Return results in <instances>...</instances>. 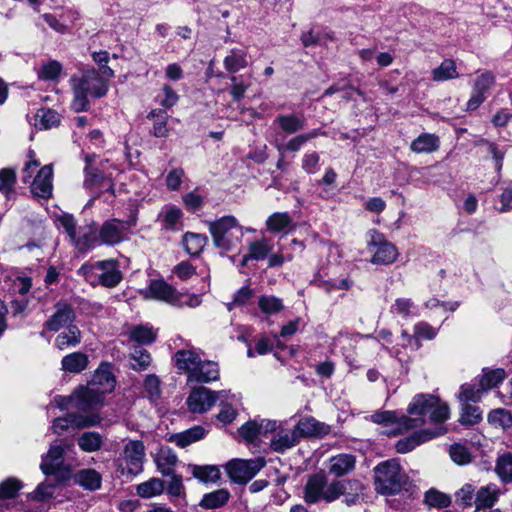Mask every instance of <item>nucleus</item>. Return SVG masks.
Wrapping results in <instances>:
<instances>
[{"label":"nucleus","mask_w":512,"mask_h":512,"mask_svg":"<svg viewBox=\"0 0 512 512\" xmlns=\"http://www.w3.org/2000/svg\"><path fill=\"white\" fill-rule=\"evenodd\" d=\"M407 412L408 416L401 415V423L408 430L424 425L427 419L432 423H443L450 415L449 406L431 394L416 395Z\"/></svg>","instance_id":"obj_1"},{"label":"nucleus","mask_w":512,"mask_h":512,"mask_svg":"<svg viewBox=\"0 0 512 512\" xmlns=\"http://www.w3.org/2000/svg\"><path fill=\"white\" fill-rule=\"evenodd\" d=\"M116 380L109 364H101L86 386L78 388V411L88 412L104 405V397L115 388Z\"/></svg>","instance_id":"obj_2"},{"label":"nucleus","mask_w":512,"mask_h":512,"mask_svg":"<svg viewBox=\"0 0 512 512\" xmlns=\"http://www.w3.org/2000/svg\"><path fill=\"white\" fill-rule=\"evenodd\" d=\"M207 224L216 248L229 252L240 246L244 229L234 216L226 215Z\"/></svg>","instance_id":"obj_3"},{"label":"nucleus","mask_w":512,"mask_h":512,"mask_svg":"<svg viewBox=\"0 0 512 512\" xmlns=\"http://www.w3.org/2000/svg\"><path fill=\"white\" fill-rule=\"evenodd\" d=\"M78 274L92 286L102 285L107 288L116 287L123 278L119 263L114 259L83 264L79 268Z\"/></svg>","instance_id":"obj_4"},{"label":"nucleus","mask_w":512,"mask_h":512,"mask_svg":"<svg viewBox=\"0 0 512 512\" xmlns=\"http://www.w3.org/2000/svg\"><path fill=\"white\" fill-rule=\"evenodd\" d=\"M375 489L383 495L400 493L407 484L408 477L402 471L399 463L390 459L379 463L374 468Z\"/></svg>","instance_id":"obj_5"},{"label":"nucleus","mask_w":512,"mask_h":512,"mask_svg":"<svg viewBox=\"0 0 512 512\" xmlns=\"http://www.w3.org/2000/svg\"><path fill=\"white\" fill-rule=\"evenodd\" d=\"M145 295L147 298L164 301L177 307L189 306L195 308L201 304L199 295L180 293L163 279L152 280L146 289Z\"/></svg>","instance_id":"obj_6"},{"label":"nucleus","mask_w":512,"mask_h":512,"mask_svg":"<svg viewBox=\"0 0 512 512\" xmlns=\"http://www.w3.org/2000/svg\"><path fill=\"white\" fill-rule=\"evenodd\" d=\"M146 449L141 440H129L125 443L118 467L122 475L136 476L143 471Z\"/></svg>","instance_id":"obj_7"},{"label":"nucleus","mask_w":512,"mask_h":512,"mask_svg":"<svg viewBox=\"0 0 512 512\" xmlns=\"http://www.w3.org/2000/svg\"><path fill=\"white\" fill-rule=\"evenodd\" d=\"M266 461L263 457L254 459H233L226 466V472L234 483L245 484L250 481L264 466Z\"/></svg>","instance_id":"obj_8"},{"label":"nucleus","mask_w":512,"mask_h":512,"mask_svg":"<svg viewBox=\"0 0 512 512\" xmlns=\"http://www.w3.org/2000/svg\"><path fill=\"white\" fill-rule=\"evenodd\" d=\"M368 250L372 253L371 262L378 265L392 264L398 256L396 247L375 229L369 231Z\"/></svg>","instance_id":"obj_9"},{"label":"nucleus","mask_w":512,"mask_h":512,"mask_svg":"<svg viewBox=\"0 0 512 512\" xmlns=\"http://www.w3.org/2000/svg\"><path fill=\"white\" fill-rule=\"evenodd\" d=\"M65 450L61 445H52L47 454L42 457L41 471L48 477H54L57 483L69 478V469L64 465Z\"/></svg>","instance_id":"obj_10"},{"label":"nucleus","mask_w":512,"mask_h":512,"mask_svg":"<svg viewBox=\"0 0 512 512\" xmlns=\"http://www.w3.org/2000/svg\"><path fill=\"white\" fill-rule=\"evenodd\" d=\"M85 179L83 187L90 193L91 199L88 202L90 205L95 199L108 193L105 201H110L114 196V184L111 178L104 176L102 173L90 167L84 168Z\"/></svg>","instance_id":"obj_11"},{"label":"nucleus","mask_w":512,"mask_h":512,"mask_svg":"<svg viewBox=\"0 0 512 512\" xmlns=\"http://www.w3.org/2000/svg\"><path fill=\"white\" fill-rule=\"evenodd\" d=\"M496 83V76L488 70L477 71L473 81L470 98L467 102V111L476 110L488 97L490 90Z\"/></svg>","instance_id":"obj_12"},{"label":"nucleus","mask_w":512,"mask_h":512,"mask_svg":"<svg viewBox=\"0 0 512 512\" xmlns=\"http://www.w3.org/2000/svg\"><path fill=\"white\" fill-rule=\"evenodd\" d=\"M103 418L98 412L90 414L68 413L64 417L56 418L53 421L55 432L67 430L70 427L84 429L99 426Z\"/></svg>","instance_id":"obj_13"},{"label":"nucleus","mask_w":512,"mask_h":512,"mask_svg":"<svg viewBox=\"0 0 512 512\" xmlns=\"http://www.w3.org/2000/svg\"><path fill=\"white\" fill-rule=\"evenodd\" d=\"M225 391L214 392L205 387H196L189 394L186 404L192 413H205L218 400V396H223Z\"/></svg>","instance_id":"obj_14"},{"label":"nucleus","mask_w":512,"mask_h":512,"mask_svg":"<svg viewBox=\"0 0 512 512\" xmlns=\"http://www.w3.org/2000/svg\"><path fill=\"white\" fill-rule=\"evenodd\" d=\"M135 225V221L123 222L118 219L105 221L99 230L100 242L106 245H116L122 242L126 236L128 229Z\"/></svg>","instance_id":"obj_15"},{"label":"nucleus","mask_w":512,"mask_h":512,"mask_svg":"<svg viewBox=\"0 0 512 512\" xmlns=\"http://www.w3.org/2000/svg\"><path fill=\"white\" fill-rule=\"evenodd\" d=\"M275 428V420H250L238 429V433L246 443L255 444L259 436L268 437Z\"/></svg>","instance_id":"obj_16"},{"label":"nucleus","mask_w":512,"mask_h":512,"mask_svg":"<svg viewBox=\"0 0 512 512\" xmlns=\"http://www.w3.org/2000/svg\"><path fill=\"white\" fill-rule=\"evenodd\" d=\"M270 448L277 453H284L299 443L295 429H288L276 422V428L269 432Z\"/></svg>","instance_id":"obj_17"},{"label":"nucleus","mask_w":512,"mask_h":512,"mask_svg":"<svg viewBox=\"0 0 512 512\" xmlns=\"http://www.w3.org/2000/svg\"><path fill=\"white\" fill-rule=\"evenodd\" d=\"M76 318L74 309L66 302H58L55 305V312L45 322V328L52 332H57L64 327L73 325Z\"/></svg>","instance_id":"obj_18"},{"label":"nucleus","mask_w":512,"mask_h":512,"mask_svg":"<svg viewBox=\"0 0 512 512\" xmlns=\"http://www.w3.org/2000/svg\"><path fill=\"white\" fill-rule=\"evenodd\" d=\"M445 429L436 428L434 430L423 429L413 433L412 435L402 438L396 442L395 448L398 453L405 454L412 451L418 445L429 441L439 435L444 434Z\"/></svg>","instance_id":"obj_19"},{"label":"nucleus","mask_w":512,"mask_h":512,"mask_svg":"<svg viewBox=\"0 0 512 512\" xmlns=\"http://www.w3.org/2000/svg\"><path fill=\"white\" fill-rule=\"evenodd\" d=\"M53 168L51 165L41 167L31 182V193L39 198L48 199L52 195Z\"/></svg>","instance_id":"obj_20"},{"label":"nucleus","mask_w":512,"mask_h":512,"mask_svg":"<svg viewBox=\"0 0 512 512\" xmlns=\"http://www.w3.org/2000/svg\"><path fill=\"white\" fill-rule=\"evenodd\" d=\"M324 487V474L316 473L309 476L303 491V498L307 504H315L322 500H329L333 494H321V489Z\"/></svg>","instance_id":"obj_21"},{"label":"nucleus","mask_w":512,"mask_h":512,"mask_svg":"<svg viewBox=\"0 0 512 512\" xmlns=\"http://www.w3.org/2000/svg\"><path fill=\"white\" fill-rule=\"evenodd\" d=\"M299 436L303 438L322 437L330 433V426L308 416L300 419L294 427Z\"/></svg>","instance_id":"obj_22"},{"label":"nucleus","mask_w":512,"mask_h":512,"mask_svg":"<svg viewBox=\"0 0 512 512\" xmlns=\"http://www.w3.org/2000/svg\"><path fill=\"white\" fill-rule=\"evenodd\" d=\"M500 490L495 484L481 487L475 494V512H487L499 498Z\"/></svg>","instance_id":"obj_23"},{"label":"nucleus","mask_w":512,"mask_h":512,"mask_svg":"<svg viewBox=\"0 0 512 512\" xmlns=\"http://www.w3.org/2000/svg\"><path fill=\"white\" fill-rule=\"evenodd\" d=\"M220 399V411L217 414V419L223 424L232 423L237 416V408L240 405V398L235 395H229L226 391L223 396H218Z\"/></svg>","instance_id":"obj_24"},{"label":"nucleus","mask_w":512,"mask_h":512,"mask_svg":"<svg viewBox=\"0 0 512 512\" xmlns=\"http://www.w3.org/2000/svg\"><path fill=\"white\" fill-rule=\"evenodd\" d=\"M273 250L272 240L263 237L260 240L253 241L249 244L248 254L244 255L241 261L242 266H246L250 260L261 261L267 259Z\"/></svg>","instance_id":"obj_25"},{"label":"nucleus","mask_w":512,"mask_h":512,"mask_svg":"<svg viewBox=\"0 0 512 512\" xmlns=\"http://www.w3.org/2000/svg\"><path fill=\"white\" fill-rule=\"evenodd\" d=\"M155 464L163 476L173 475L178 463L176 453L167 446H162L155 455Z\"/></svg>","instance_id":"obj_26"},{"label":"nucleus","mask_w":512,"mask_h":512,"mask_svg":"<svg viewBox=\"0 0 512 512\" xmlns=\"http://www.w3.org/2000/svg\"><path fill=\"white\" fill-rule=\"evenodd\" d=\"M206 435L207 430L201 425H196L185 431L170 435L168 440L180 448H185L202 440Z\"/></svg>","instance_id":"obj_27"},{"label":"nucleus","mask_w":512,"mask_h":512,"mask_svg":"<svg viewBox=\"0 0 512 512\" xmlns=\"http://www.w3.org/2000/svg\"><path fill=\"white\" fill-rule=\"evenodd\" d=\"M273 124L277 125L285 134L292 135L304 129L306 121L303 116L294 113L279 114L274 119Z\"/></svg>","instance_id":"obj_28"},{"label":"nucleus","mask_w":512,"mask_h":512,"mask_svg":"<svg viewBox=\"0 0 512 512\" xmlns=\"http://www.w3.org/2000/svg\"><path fill=\"white\" fill-rule=\"evenodd\" d=\"M174 360L176 367L187 373L189 380L191 374L196 371L197 366L200 364L201 357L194 350L182 349L175 353Z\"/></svg>","instance_id":"obj_29"},{"label":"nucleus","mask_w":512,"mask_h":512,"mask_svg":"<svg viewBox=\"0 0 512 512\" xmlns=\"http://www.w3.org/2000/svg\"><path fill=\"white\" fill-rule=\"evenodd\" d=\"M77 81L84 87L90 96L100 98L107 93L108 85L106 81L94 71L85 74Z\"/></svg>","instance_id":"obj_30"},{"label":"nucleus","mask_w":512,"mask_h":512,"mask_svg":"<svg viewBox=\"0 0 512 512\" xmlns=\"http://www.w3.org/2000/svg\"><path fill=\"white\" fill-rule=\"evenodd\" d=\"M74 482L85 490L96 491L102 484V475L95 469L84 468L74 474Z\"/></svg>","instance_id":"obj_31"},{"label":"nucleus","mask_w":512,"mask_h":512,"mask_svg":"<svg viewBox=\"0 0 512 512\" xmlns=\"http://www.w3.org/2000/svg\"><path fill=\"white\" fill-rule=\"evenodd\" d=\"M76 441L79 449L85 453L98 452L105 444L104 436L97 431H85L77 437Z\"/></svg>","instance_id":"obj_32"},{"label":"nucleus","mask_w":512,"mask_h":512,"mask_svg":"<svg viewBox=\"0 0 512 512\" xmlns=\"http://www.w3.org/2000/svg\"><path fill=\"white\" fill-rule=\"evenodd\" d=\"M188 471L201 483H216L220 480V469L215 465L189 464Z\"/></svg>","instance_id":"obj_33"},{"label":"nucleus","mask_w":512,"mask_h":512,"mask_svg":"<svg viewBox=\"0 0 512 512\" xmlns=\"http://www.w3.org/2000/svg\"><path fill=\"white\" fill-rule=\"evenodd\" d=\"M355 462V457L351 454L333 456L329 459V473L336 477L344 476L354 469Z\"/></svg>","instance_id":"obj_34"},{"label":"nucleus","mask_w":512,"mask_h":512,"mask_svg":"<svg viewBox=\"0 0 512 512\" xmlns=\"http://www.w3.org/2000/svg\"><path fill=\"white\" fill-rule=\"evenodd\" d=\"M219 378L218 364L212 361H202L197 366L196 371L191 374L188 382L208 383Z\"/></svg>","instance_id":"obj_35"},{"label":"nucleus","mask_w":512,"mask_h":512,"mask_svg":"<svg viewBox=\"0 0 512 512\" xmlns=\"http://www.w3.org/2000/svg\"><path fill=\"white\" fill-rule=\"evenodd\" d=\"M89 364V357L83 352H73L61 360V369L65 372L78 374L84 371Z\"/></svg>","instance_id":"obj_36"},{"label":"nucleus","mask_w":512,"mask_h":512,"mask_svg":"<svg viewBox=\"0 0 512 512\" xmlns=\"http://www.w3.org/2000/svg\"><path fill=\"white\" fill-rule=\"evenodd\" d=\"M231 494L227 489L221 488L205 493L199 502V506L206 510H214L225 506L230 500Z\"/></svg>","instance_id":"obj_37"},{"label":"nucleus","mask_w":512,"mask_h":512,"mask_svg":"<svg viewBox=\"0 0 512 512\" xmlns=\"http://www.w3.org/2000/svg\"><path fill=\"white\" fill-rule=\"evenodd\" d=\"M224 67L229 73H236L248 66V52L245 49L233 48L223 60Z\"/></svg>","instance_id":"obj_38"},{"label":"nucleus","mask_w":512,"mask_h":512,"mask_svg":"<svg viewBox=\"0 0 512 512\" xmlns=\"http://www.w3.org/2000/svg\"><path fill=\"white\" fill-rule=\"evenodd\" d=\"M267 229L274 233H289L294 229L290 215L286 212H275L266 220Z\"/></svg>","instance_id":"obj_39"},{"label":"nucleus","mask_w":512,"mask_h":512,"mask_svg":"<svg viewBox=\"0 0 512 512\" xmlns=\"http://www.w3.org/2000/svg\"><path fill=\"white\" fill-rule=\"evenodd\" d=\"M351 486L352 489L357 490L361 488V485L358 482H350V481H339L334 480L328 483L327 477L324 475V487L321 489V494H333V497L329 500H323L324 502L330 503L337 500L341 495H344L347 491V486Z\"/></svg>","instance_id":"obj_40"},{"label":"nucleus","mask_w":512,"mask_h":512,"mask_svg":"<svg viewBox=\"0 0 512 512\" xmlns=\"http://www.w3.org/2000/svg\"><path fill=\"white\" fill-rule=\"evenodd\" d=\"M81 342V332L76 325H69L66 330L58 334L55 339V347L65 350L75 347Z\"/></svg>","instance_id":"obj_41"},{"label":"nucleus","mask_w":512,"mask_h":512,"mask_svg":"<svg viewBox=\"0 0 512 512\" xmlns=\"http://www.w3.org/2000/svg\"><path fill=\"white\" fill-rule=\"evenodd\" d=\"M439 148V139L434 134L422 133L410 144L411 151L421 153H431Z\"/></svg>","instance_id":"obj_42"},{"label":"nucleus","mask_w":512,"mask_h":512,"mask_svg":"<svg viewBox=\"0 0 512 512\" xmlns=\"http://www.w3.org/2000/svg\"><path fill=\"white\" fill-rule=\"evenodd\" d=\"M432 80L443 82L459 77L456 63L452 59H444L441 64L431 71Z\"/></svg>","instance_id":"obj_43"},{"label":"nucleus","mask_w":512,"mask_h":512,"mask_svg":"<svg viewBox=\"0 0 512 512\" xmlns=\"http://www.w3.org/2000/svg\"><path fill=\"white\" fill-rule=\"evenodd\" d=\"M207 236L199 233L187 232L183 236L185 251L191 256H198L207 244Z\"/></svg>","instance_id":"obj_44"},{"label":"nucleus","mask_w":512,"mask_h":512,"mask_svg":"<svg viewBox=\"0 0 512 512\" xmlns=\"http://www.w3.org/2000/svg\"><path fill=\"white\" fill-rule=\"evenodd\" d=\"M313 284L325 291L326 293H332L336 290H349L353 286V281L346 277L342 279H322L321 276L315 277Z\"/></svg>","instance_id":"obj_45"},{"label":"nucleus","mask_w":512,"mask_h":512,"mask_svg":"<svg viewBox=\"0 0 512 512\" xmlns=\"http://www.w3.org/2000/svg\"><path fill=\"white\" fill-rule=\"evenodd\" d=\"M157 330L148 325H137L131 328L129 338L140 344L149 345L156 340Z\"/></svg>","instance_id":"obj_46"},{"label":"nucleus","mask_w":512,"mask_h":512,"mask_svg":"<svg viewBox=\"0 0 512 512\" xmlns=\"http://www.w3.org/2000/svg\"><path fill=\"white\" fill-rule=\"evenodd\" d=\"M506 378V371L502 368L483 369V374L479 380V386L483 388L485 393L497 387Z\"/></svg>","instance_id":"obj_47"},{"label":"nucleus","mask_w":512,"mask_h":512,"mask_svg":"<svg viewBox=\"0 0 512 512\" xmlns=\"http://www.w3.org/2000/svg\"><path fill=\"white\" fill-rule=\"evenodd\" d=\"M164 491V482L159 478H150L136 486V493L142 498H152Z\"/></svg>","instance_id":"obj_48"},{"label":"nucleus","mask_w":512,"mask_h":512,"mask_svg":"<svg viewBox=\"0 0 512 512\" xmlns=\"http://www.w3.org/2000/svg\"><path fill=\"white\" fill-rule=\"evenodd\" d=\"M147 118L153 121L152 134L155 137L162 138L168 135L167 121L169 116L166 111L161 109L152 110Z\"/></svg>","instance_id":"obj_49"},{"label":"nucleus","mask_w":512,"mask_h":512,"mask_svg":"<svg viewBox=\"0 0 512 512\" xmlns=\"http://www.w3.org/2000/svg\"><path fill=\"white\" fill-rule=\"evenodd\" d=\"M495 472L502 483H512V454L504 453L497 458Z\"/></svg>","instance_id":"obj_50"},{"label":"nucleus","mask_w":512,"mask_h":512,"mask_svg":"<svg viewBox=\"0 0 512 512\" xmlns=\"http://www.w3.org/2000/svg\"><path fill=\"white\" fill-rule=\"evenodd\" d=\"M424 502L430 508L443 509L451 505L452 498L449 494L443 493L435 488H431L425 492Z\"/></svg>","instance_id":"obj_51"},{"label":"nucleus","mask_w":512,"mask_h":512,"mask_svg":"<svg viewBox=\"0 0 512 512\" xmlns=\"http://www.w3.org/2000/svg\"><path fill=\"white\" fill-rule=\"evenodd\" d=\"M230 81L232 83L230 87V94L233 100L238 102L244 97L245 92L251 86V75H232L230 77Z\"/></svg>","instance_id":"obj_52"},{"label":"nucleus","mask_w":512,"mask_h":512,"mask_svg":"<svg viewBox=\"0 0 512 512\" xmlns=\"http://www.w3.org/2000/svg\"><path fill=\"white\" fill-rule=\"evenodd\" d=\"M60 123V115L48 108H41L36 113V125L40 129H51Z\"/></svg>","instance_id":"obj_53"},{"label":"nucleus","mask_w":512,"mask_h":512,"mask_svg":"<svg viewBox=\"0 0 512 512\" xmlns=\"http://www.w3.org/2000/svg\"><path fill=\"white\" fill-rule=\"evenodd\" d=\"M485 391L479 386V382L473 384H463L458 394V399L461 403L478 402Z\"/></svg>","instance_id":"obj_54"},{"label":"nucleus","mask_w":512,"mask_h":512,"mask_svg":"<svg viewBox=\"0 0 512 512\" xmlns=\"http://www.w3.org/2000/svg\"><path fill=\"white\" fill-rule=\"evenodd\" d=\"M259 309L266 315H274L284 309L282 299L273 295H262L258 299Z\"/></svg>","instance_id":"obj_55"},{"label":"nucleus","mask_w":512,"mask_h":512,"mask_svg":"<svg viewBox=\"0 0 512 512\" xmlns=\"http://www.w3.org/2000/svg\"><path fill=\"white\" fill-rule=\"evenodd\" d=\"M62 72V65L56 60L43 63L37 70V75L43 81H56Z\"/></svg>","instance_id":"obj_56"},{"label":"nucleus","mask_w":512,"mask_h":512,"mask_svg":"<svg viewBox=\"0 0 512 512\" xmlns=\"http://www.w3.org/2000/svg\"><path fill=\"white\" fill-rule=\"evenodd\" d=\"M482 419V412L479 407L468 403H462L459 421L464 425H474Z\"/></svg>","instance_id":"obj_57"},{"label":"nucleus","mask_w":512,"mask_h":512,"mask_svg":"<svg viewBox=\"0 0 512 512\" xmlns=\"http://www.w3.org/2000/svg\"><path fill=\"white\" fill-rule=\"evenodd\" d=\"M130 359L132 360L131 367L136 371H143L151 364L149 352L141 347H136L131 352Z\"/></svg>","instance_id":"obj_58"},{"label":"nucleus","mask_w":512,"mask_h":512,"mask_svg":"<svg viewBox=\"0 0 512 512\" xmlns=\"http://www.w3.org/2000/svg\"><path fill=\"white\" fill-rule=\"evenodd\" d=\"M307 143V138L303 136V134H298L292 137L287 142H279L275 140L274 145L279 153L285 152H298L304 144Z\"/></svg>","instance_id":"obj_59"},{"label":"nucleus","mask_w":512,"mask_h":512,"mask_svg":"<svg viewBox=\"0 0 512 512\" xmlns=\"http://www.w3.org/2000/svg\"><path fill=\"white\" fill-rule=\"evenodd\" d=\"M73 92L74 99L72 101V108L76 112L87 110L89 105L88 96H90V94L84 89L82 85H80L78 81L74 84Z\"/></svg>","instance_id":"obj_60"},{"label":"nucleus","mask_w":512,"mask_h":512,"mask_svg":"<svg viewBox=\"0 0 512 512\" xmlns=\"http://www.w3.org/2000/svg\"><path fill=\"white\" fill-rule=\"evenodd\" d=\"M372 421L377 424H397L399 432L406 431L404 425L401 423V416L395 411L377 412L372 415Z\"/></svg>","instance_id":"obj_61"},{"label":"nucleus","mask_w":512,"mask_h":512,"mask_svg":"<svg viewBox=\"0 0 512 512\" xmlns=\"http://www.w3.org/2000/svg\"><path fill=\"white\" fill-rule=\"evenodd\" d=\"M488 421L493 425L506 429L512 426V415L508 410L498 408L489 413Z\"/></svg>","instance_id":"obj_62"},{"label":"nucleus","mask_w":512,"mask_h":512,"mask_svg":"<svg viewBox=\"0 0 512 512\" xmlns=\"http://www.w3.org/2000/svg\"><path fill=\"white\" fill-rule=\"evenodd\" d=\"M475 494V487L467 483L455 493L456 502L462 507H470L475 501Z\"/></svg>","instance_id":"obj_63"},{"label":"nucleus","mask_w":512,"mask_h":512,"mask_svg":"<svg viewBox=\"0 0 512 512\" xmlns=\"http://www.w3.org/2000/svg\"><path fill=\"white\" fill-rule=\"evenodd\" d=\"M182 217V211L177 207H167L162 212L163 227L166 229H177Z\"/></svg>","instance_id":"obj_64"}]
</instances>
